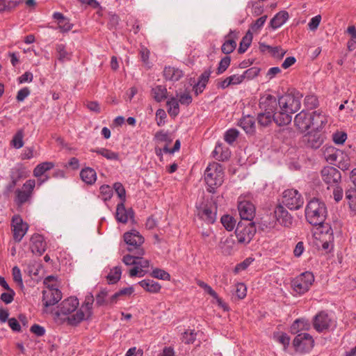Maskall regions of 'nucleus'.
Instances as JSON below:
<instances>
[{
	"instance_id": "obj_39",
	"label": "nucleus",
	"mask_w": 356,
	"mask_h": 356,
	"mask_svg": "<svg viewBox=\"0 0 356 356\" xmlns=\"http://www.w3.org/2000/svg\"><path fill=\"white\" fill-rule=\"evenodd\" d=\"M179 101L176 97H172L167 101L168 113L171 117L175 118L179 113Z\"/></svg>"
},
{
	"instance_id": "obj_41",
	"label": "nucleus",
	"mask_w": 356,
	"mask_h": 356,
	"mask_svg": "<svg viewBox=\"0 0 356 356\" xmlns=\"http://www.w3.org/2000/svg\"><path fill=\"white\" fill-rule=\"evenodd\" d=\"M54 167V163L52 162H43L38 164L33 170V175L35 177H41L47 171L52 169Z\"/></svg>"
},
{
	"instance_id": "obj_23",
	"label": "nucleus",
	"mask_w": 356,
	"mask_h": 356,
	"mask_svg": "<svg viewBox=\"0 0 356 356\" xmlns=\"http://www.w3.org/2000/svg\"><path fill=\"white\" fill-rule=\"evenodd\" d=\"M324 138L319 132L309 133L304 136L305 145L312 149H316L323 143Z\"/></svg>"
},
{
	"instance_id": "obj_51",
	"label": "nucleus",
	"mask_w": 356,
	"mask_h": 356,
	"mask_svg": "<svg viewBox=\"0 0 356 356\" xmlns=\"http://www.w3.org/2000/svg\"><path fill=\"white\" fill-rule=\"evenodd\" d=\"M239 132L236 129H228L224 136V140L226 143L229 145H232L238 138Z\"/></svg>"
},
{
	"instance_id": "obj_27",
	"label": "nucleus",
	"mask_w": 356,
	"mask_h": 356,
	"mask_svg": "<svg viewBox=\"0 0 356 356\" xmlns=\"http://www.w3.org/2000/svg\"><path fill=\"white\" fill-rule=\"evenodd\" d=\"M310 127L318 130L322 129L327 122V117L319 111H315L310 114Z\"/></svg>"
},
{
	"instance_id": "obj_56",
	"label": "nucleus",
	"mask_w": 356,
	"mask_h": 356,
	"mask_svg": "<svg viewBox=\"0 0 356 356\" xmlns=\"http://www.w3.org/2000/svg\"><path fill=\"white\" fill-rule=\"evenodd\" d=\"M113 189L120 199L121 202H124L126 200V191L123 185L120 182H116L113 184Z\"/></svg>"
},
{
	"instance_id": "obj_57",
	"label": "nucleus",
	"mask_w": 356,
	"mask_h": 356,
	"mask_svg": "<svg viewBox=\"0 0 356 356\" xmlns=\"http://www.w3.org/2000/svg\"><path fill=\"white\" fill-rule=\"evenodd\" d=\"M196 335L194 330H186L183 333L181 340L187 344L193 343L195 341Z\"/></svg>"
},
{
	"instance_id": "obj_5",
	"label": "nucleus",
	"mask_w": 356,
	"mask_h": 356,
	"mask_svg": "<svg viewBox=\"0 0 356 356\" xmlns=\"http://www.w3.org/2000/svg\"><path fill=\"white\" fill-rule=\"evenodd\" d=\"M95 301L94 296L92 293H89L85 298L83 304L81 309L76 312L67 317V321L69 325L76 326L85 319L86 314L87 318L92 316V304Z\"/></svg>"
},
{
	"instance_id": "obj_62",
	"label": "nucleus",
	"mask_w": 356,
	"mask_h": 356,
	"mask_svg": "<svg viewBox=\"0 0 356 356\" xmlns=\"http://www.w3.org/2000/svg\"><path fill=\"white\" fill-rule=\"evenodd\" d=\"M254 261V259L252 257H248L242 262L238 264L234 270L235 273H238L239 272L245 270Z\"/></svg>"
},
{
	"instance_id": "obj_28",
	"label": "nucleus",
	"mask_w": 356,
	"mask_h": 356,
	"mask_svg": "<svg viewBox=\"0 0 356 356\" xmlns=\"http://www.w3.org/2000/svg\"><path fill=\"white\" fill-rule=\"evenodd\" d=\"M234 33V31L230 30L229 33L225 37V41L221 46V51L225 54H231L236 47V42L235 40L236 36H232Z\"/></svg>"
},
{
	"instance_id": "obj_13",
	"label": "nucleus",
	"mask_w": 356,
	"mask_h": 356,
	"mask_svg": "<svg viewBox=\"0 0 356 356\" xmlns=\"http://www.w3.org/2000/svg\"><path fill=\"white\" fill-rule=\"evenodd\" d=\"M293 345L297 351L306 353L314 347V340L308 333H300L294 338Z\"/></svg>"
},
{
	"instance_id": "obj_48",
	"label": "nucleus",
	"mask_w": 356,
	"mask_h": 356,
	"mask_svg": "<svg viewBox=\"0 0 356 356\" xmlns=\"http://www.w3.org/2000/svg\"><path fill=\"white\" fill-rule=\"evenodd\" d=\"M273 120V114L261 112L257 115V121L259 125L267 127L271 124Z\"/></svg>"
},
{
	"instance_id": "obj_29",
	"label": "nucleus",
	"mask_w": 356,
	"mask_h": 356,
	"mask_svg": "<svg viewBox=\"0 0 356 356\" xmlns=\"http://www.w3.org/2000/svg\"><path fill=\"white\" fill-rule=\"evenodd\" d=\"M273 118L277 125L280 127L285 126L291 123L292 120V113L280 109V111L274 113Z\"/></svg>"
},
{
	"instance_id": "obj_6",
	"label": "nucleus",
	"mask_w": 356,
	"mask_h": 356,
	"mask_svg": "<svg viewBox=\"0 0 356 356\" xmlns=\"http://www.w3.org/2000/svg\"><path fill=\"white\" fill-rule=\"evenodd\" d=\"M256 233V226L254 222L240 220L236 227L235 234L240 244L247 245L253 238Z\"/></svg>"
},
{
	"instance_id": "obj_52",
	"label": "nucleus",
	"mask_w": 356,
	"mask_h": 356,
	"mask_svg": "<svg viewBox=\"0 0 356 356\" xmlns=\"http://www.w3.org/2000/svg\"><path fill=\"white\" fill-rule=\"evenodd\" d=\"M99 191L104 202L110 200L113 194V188L106 184L101 186Z\"/></svg>"
},
{
	"instance_id": "obj_45",
	"label": "nucleus",
	"mask_w": 356,
	"mask_h": 356,
	"mask_svg": "<svg viewBox=\"0 0 356 356\" xmlns=\"http://www.w3.org/2000/svg\"><path fill=\"white\" fill-rule=\"evenodd\" d=\"M24 136V129L17 130L10 141V145L15 149H20L24 146L23 138Z\"/></svg>"
},
{
	"instance_id": "obj_47",
	"label": "nucleus",
	"mask_w": 356,
	"mask_h": 356,
	"mask_svg": "<svg viewBox=\"0 0 356 356\" xmlns=\"http://www.w3.org/2000/svg\"><path fill=\"white\" fill-rule=\"evenodd\" d=\"M108 291L106 289H102L96 296V305L98 307L108 306Z\"/></svg>"
},
{
	"instance_id": "obj_25",
	"label": "nucleus",
	"mask_w": 356,
	"mask_h": 356,
	"mask_svg": "<svg viewBox=\"0 0 356 356\" xmlns=\"http://www.w3.org/2000/svg\"><path fill=\"white\" fill-rule=\"evenodd\" d=\"M310 114L305 111L298 113L294 118V124L301 132H305L310 128Z\"/></svg>"
},
{
	"instance_id": "obj_22",
	"label": "nucleus",
	"mask_w": 356,
	"mask_h": 356,
	"mask_svg": "<svg viewBox=\"0 0 356 356\" xmlns=\"http://www.w3.org/2000/svg\"><path fill=\"white\" fill-rule=\"evenodd\" d=\"M143 255H138V259L136 261V265L129 270L130 277H143L147 272L146 270L149 266V261L142 257Z\"/></svg>"
},
{
	"instance_id": "obj_31",
	"label": "nucleus",
	"mask_w": 356,
	"mask_h": 356,
	"mask_svg": "<svg viewBox=\"0 0 356 356\" xmlns=\"http://www.w3.org/2000/svg\"><path fill=\"white\" fill-rule=\"evenodd\" d=\"M238 125L246 134H253L255 132V120L252 116L247 115L243 117L240 120Z\"/></svg>"
},
{
	"instance_id": "obj_24",
	"label": "nucleus",
	"mask_w": 356,
	"mask_h": 356,
	"mask_svg": "<svg viewBox=\"0 0 356 356\" xmlns=\"http://www.w3.org/2000/svg\"><path fill=\"white\" fill-rule=\"evenodd\" d=\"M31 250L33 254L42 255L46 250V243L42 235L33 234L31 238Z\"/></svg>"
},
{
	"instance_id": "obj_43",
	"label": "nucleus",
	"mask_w": 356,
	"mask_h": 356,
	"mask_svg": "<svg viewBox=\"0 0 356 356\" xmlns=\"http://www.w3.org/2000/svg\"><path fill=\"white\" fill-rule=\"evenodd\" d=\"M122 269L120 266H115L111 269L109 273L106 276L108 283L109 284H113L117 283L121 277Z\"/></svg>"
},
{
	"instance_id": "obj_4",
	"label": "nucleus",
	"mask_w": 356,
	"mask_h": 356,
	"mask_svg": "<svg viewBox=\"0 0 356 356\" xmlns=\"http://www.w3.org/2000/svg\"><path fill=\"white\" fill-rule=\"evenodd\" d=\"M29 176V172L22 165H17L9 171L8 182L5 185L3 195L8 197L14 192L15 188L19 182Z\"/></svg>"
},
{
	"instance_id": "obj_49",
	"label": "nucleus",
	"mask_w": 356,
	"mask_h": 356,
	"mask_svg": "<svg viewBox=\"0 0 356 356\" xmlns=\"http://www.w3.org/2000/svg\"><path fill=\"white\" fill-rule=\"evenodd\" d=\"M212 73L211 67L205 70L198 77L197 84L200 86V89L205 88L209 81L211 74Z\"/></svg>"
},
{
	"instance_id": "obj_33",
	"label": "nucleus",
	"mask_w": 356,
	"mask_h": 356,
	"mask_svg": "<svg viewBox=\"0 0 356 356\" xmlns=\"http://www.w3.org/2000/svg\"><path fill=\"white\" fill-rule=\"evenodd\" d=\"M81 180L88 185H92L97 180V173L92 168H85L80 172Z\"/></svg>"
},
{
	"instance_id": "obj_2",
	"label": "nucleus",
	"mask_w": 356,
	"mask_h": 356,
	"mask_svg": "<svg viewBox=\"0 0 356 356\" xmlns=\"http://www.w3.org/2000/svg\"><path fill=\"white\" fill-rule=\"evenodd\" d=\"M223 177L222 166L216 162L209 163L204 171V181L207 185V191L214 193L216 189L222 185Z\"/></svg>"
},
{
	"instance_id": "obj_60",
	"label": "nucleus",
	"mask_w": 356,
	"mask_h": 356,
	"mask_svg": "<svg viewBox=\"0 0 356 356\" xmlns=\"http://www.w3.org/2000/svg\"><path fill=\"white\" fill-rule=\"evenodd\" d=\"M347 139V134L343 131H337L332 134V140L337 145H343Z\"/></svg>"
},
{
	"instance_id": "obj_37",
	"label": "nucleus",
	"mask_w": 356,
	"mask_h": 356,
	"mask_svg": "<svg viewBox=\"0 0 356 356\" xmlns=\"http://www.w3.org/2000/svg\"><path fill=\"white\" fill-rule=\"evenodd\" d=\"M167 89L163 86H156L152 89V95L154 100L161 102L167 97Z\"/></svg>"
},
{
	"instance_id": "obj_10",
	"label": "nucleus",
	"mask_w": 356,
	"mask_h": 356,
	"mask_svg": "<svg viewBox=\"0 0 356 356\" xmlns=\"http://www.w3.org/2000/svg\"><path fill=\"white\" fill-rule=\"evenodd\" d=\"M278 105L282 111L293 114L300 108V97L291 93L284 94L279 97Z\"/></svg>"
},
{
	"instance_id": "obj_1",
	"label": "nucleus",
	"mask_w": 356,
	"mask_h": 356,
	"mask_svg": "<svg viewBox=\"0 0 356 356\" xmlns=\"http://www.w3.org/2000/svg\"><path fill=\"white\" fill-rule=\"evenodd\" d=\"M327 210L325 202L318 198L309 201L305 208L307 221L314 226L321 225L326 218Z\"/></svg>"
},
{
	"instance_id": "obj_59",
	"label": "nucleus",
	"mask_w": 356,
	"mask_h": 356,
	"mask_svg": "<svg viewBox=\"0 0 356 356\" xmlns=\"http://www.w3.org/2000/svg\"><path fill=\"white\" fill-rule=\"evenodd\" d=\"M151 275L152 277H154L155 278L163 280H170V274L168 272H166L165 270L160 269V268H155L154 270H153Z\"/></svg>"
},
{
	"instance_id": "obj_30",
	"label": "nucleus",
	"mask_w": 356,
	"mask_h": 356,
	"mask_svg": "<svg viewBox=\"0 0 356 356\" xmlns=\"http://www.w3.org/2000/svg\"><path fill=\"white\" fill-rule=\"evenodd\" d=\"M323 155L327 162L334 164L337 162L339 156L343 155V152L332 146H329L324 147Z\"/></svg>"
},
{
	"instance_id": "obj_18",
	"label": "nucleus",
	"mask_w": 356,
	"mask_h": 356,
	"mask_svg": "<svg viewBox=\"0 0 356 356\" xmlns=\"http://www.w3.org/2000/svg\"><path fill=\"white\" fill-rule=\"evenodd\" d=\"M197 216L208 224H213L216 219V207L211 204H202L197 208Z\"/></svg>"
},
{
	"instance_id": "obj_20",
	"label": "nucleus",
	"mask_w": 356,
	"mask_h": 356,
	"mask_svg": "<svg viewBox=\"0 0 356 356\" xmlns=\"http://www.w3.org/2000/svg\"><path fill=\"white\" fill-rule=\"evenodd\" d=\"M79 305V300L76 298L70 297L60 304L56 315L58 316L60 315H68L74 312Z\"/></svg>"
},
{
	"instance_id": "obj_40",
	"label": "nucleus",
	"mask_w": 356,
	"mask_h": 356,
	"mask_svg": "<svg viewBox=\"0 0 356 356\" xmlns=\"http://www.w3.org/2000/svg\"><path fill=\"white\" fill-rule=\"evenodd\" d=\"M320 242L321 243L322 248L327 252H330L334 247V235L328 234V235L320 236Z\"/></svg>"
},
{
	"instance_id": "obj_21",
	"label": "nucleus",
	"mask_w": 356,
	"mask_h": 356,
	"mask_svg": "<svg viewBox=\"0 0 356 356\" xmlns=\"http://www.w3.org/2000/svg\"><path fill=\"white\" fill-rule=\"evenodd\" d=\"M134 211L132 208L126 209L124 202L118 204L115 212V218L118 222L127 223L129 219H134Z\"/></svg>"
},
{
	"instance_id": "obj_44",
	"label": "nucleus",
	"mask_w": 356,
	"mask_h": 356,
	"mask_svg": "<svg viewBox=\"0 0 356 356\" xmlns=\"http://www.w3.org/2000/svg\"><path fill=\"white\" fill-rule=\"evenodd\" d=\"M133 252V254H126L123 257L122 261L125 265H134L136 266L138 255H143L145 254L144 250H139Z\"/></svg>"
},
{
	"instance_id": "obj_8",
	"label": "nucleus",
	"mask_w": 356,
	"mask_h": 356,
	"mask_svg": "<svg viewBox=\"0 0 356 356\" xmlns=\"http://www.w3.org/2000/svg\"><path fill=\"white\" fill-rule=\"evenodd\" d=\"M314 282V276L313 273L306 271L291 281V287L294 291L301 295L309 291Z\"/></svg>"
},
{
	"instance_id": "obj_55",
	"label": "nucleus",
	"mask_w": 356,
	"mask_h": 356,
	"mask_svg": "<svg viewBox=\"0 0 356 356\" xmlns=\"http://www.w3.org/2000/svg\"><path fill=\"white\" fill-rule=\"evenodd\" d=\"M230 63H231V58L230 56H226L225 57H223L219 64H218V67L217 68V74H222L224 72L226 71V70L229 67V66L230 65Z\"/></svg>"
},
{
	"instance_id": "obj_63",
	"label": "nucleus",
	"mask_w": 356,
	"mask_h": 356,
	"mask_svg": "<svg viewBox=\"0 0 356 356\" xmlns=\"http://www.w3.org/2000/svg\"><path fill=\"white\" fill-rule=\"evenodd\" d=\"M267 17V15H264L258 18L256 21H254L250 26V28L252 30V31H259L264 25Z\"/></svg>"
},
{
	"instance_id": "obj_14",
	"label": "nucleus",
	"mask_w": 356,
	"mask_h": 356,
	"mask_svg": "<svg viewBox=\"0 0 356 356\" xmlns=\"http://www.w3.org/2000/svg\"><path fill=\"white\" fill-rule=\"evenodd\" d=\"M11 226L13 233V239L17 243L20 242L28 231V224L24 222L19 215H15L12 218Z\"/></svg>"
},
{
	"instance_id": "obj_38",
	"label": "nucleus",
	"mask_w": 356,
	"mask_h": 356,
	"mask_svg": "<svg viewBox=\"0 0 356 356\" xmlns=\"http://www.w3.org/2000/svg\"><path fill=\"white\" fill-rule=\"evenodd\" d=\"M91 152H95L98 154L102 155L104 158L110 161H118L119 160V154L118 152H113L106 148H97L91 149Z\"/></svg>"
},
{
	"instance_id": "obj_54",
	"label": "nucleus",
	"mask_w": 356,
	"mask_h": 356,
	"mask_svg": "<svg viewBox=\"0 0 356 356\" xmlns=\"http://www.w3.org/2000/svg\"><path fill=\"white\" fill-rule=\"evenodd\" d=\"M13 279L15 282L21 288H24V283L22 280V273L19 268L17 266H14L12 269Z\"/></svg>"
},
{
	"instance_id": "obj_53",
	"label": "nucleus",
	"mask_w": 356,
	"mask_h": 356,
	"mask_svg": "<svg viewBox=\"0 0 356 356\" xmlns=\"http://www.w3.org/2000/svg\"><path fill=\"white\" fill-rule=\"evenodd\" d=\"M274 339L284 346V349L286 350L290 343V337L286 333L274 334Z\"/></svg>"
},
{
	"instance_id": "obj_64",
	"label": "nucleus",
	"mask_w": 356,
	"mask_h": 356,
	"mask_svg": "<svg viewBox=\"0 0 356 356\" xmlns=\"http://www.w3.org/2000/svg\"><path fill=\"white\" fill-rule=\"evenodd\" d=\"M177 96L179 97V102L182 105L188 106L193 101L192 96L189 92H185L180 95H177Z\"/></svg>"
},
{
	"instance_id": "obj_58",
	"label": "nucleus",
	"mask_w": 356,
	"mask_h": 356,
	"mask_svg": "<svg viewBox=\"0 0 356 356\" xmlns=\"http://www.w3.org/2000/svg\"><path fill=\"white\" fill-rule=\"evenodd\" d=\"M261 71V69L258 67H252L245 70L243 75L244 79L251 80L257 76Z\"/></svg>"
},
{
	"instance_id": "obj_26",
	"label": "nucleus",
	"mask_w": 356,
	"mask_h": 356,
	"mask_svg": "<svg viewBox=\"0 0 356 356\" xmlns=\"http://www.w3.org/2000/svg\"><path fill=\"white\" fill-rule=\"evenodd\" d=\"M236 242L232 235L221 238L219 248L224 255H232L235 252Z\"/></svg>"
},
{
	"instance_id": "obj_61",
	"label": "nucleus",
	"mask_w": 356,
	"mask_h": 356,
	"mask_svg": "<svg viewBox=\"0 0 356 356\" xmlns=\"http://www.w3.org/2000/svg\"><path fill=\"white\" fill-rule=\"evenodd\" d=\"M15 292L13 289L8 290L7 292L2 293L0 296V300L5 304L11 303L15 298Z\"/></svg>"
},
{
	"instance_id": "obj_35",
	"label": "nucleus",
	"mask_w": 356,
	"mask_h": 356,
	"mask_svg": "<svg viewBox=\"0 0 356 356\" xmlns=\"http://www.w3.org/2000/svg\"><path fill=\"white\" fill-rule=\"evenodd\" d=\"M138 284L146 291L152 293H159L161 288L157 282L149 279L143 280L138 282Z\"/></svg>"
},
{
	"instance_id": "obj_11",
	"label": "nucleus",
	"mask_w": 356,
	"mask_h": 356,
	"mask_svg": "<svg viewBox=\"0 0 356 356\" xmlns=\"http://www.w3.org/2000/svg\"><path fill=\"white\" fill-rule=\"evenodd\" d=\"M334 321L327 313L321 311L316 314L312 320V325L319 333L328 332L334 325Z\"/></svg>"
},
{
	"instance_id": "obj_32",
	"label": "nucleus",
	"mask_w": 356,
	"mask_h": 356,
	"mask_svg": "<svg viewBox=\"0 0 356 356\" xmlns=\"http://www.w3.org/2000/svg\"><path fill=\"white\" fill-rule=\"evenodd\" d=\"M183 72L178 68L168 66L165 67L163 70V76L165 80L177 81L183 77Z\"/></svg>"
},
{
	"instance_id": "obj_42",
	"label": "nucleus",
	"mask_w": 356,
	"mask_h": 356,
	"mask_svg": "<svg viewBox=\"0 0 356 356\" xmlns=\"http://www.w3.org/2000/svg\"><path fill=\"white\" fill-rule=\"evenodd\" d=\"M252 38V33L250 32V30L248 31L246 34L242 38V40L240 42L239 47L238 49V54H243L247 51V49L251 44Z\"/></svg>"
},
{
	"instance_id": "obj_34",
	"label": "nucleus",
	"mask_w": 356,
	"mask_h": 356,
	"mask_svg": "<svg viewBox=\"0 0 356 356\" xmlns=\"http://www.w3.org/2000/svg\"><path fill=\"white\" fill-rule=\"evenodd\" d=\"M289 13L285 10L277 13L270 22V26L273 29H277L282 26L289 19Z\"/></svg>"
},
{
	"instance_id": "obj_9",
	"label": "nucleus",
	"mask_w": 356,
	"mask_h": 356,
	"mask_svg": "<svg viewBox=\"0 0 356 356\" xmlns=\"http://www.w3.org/2000/svg\"><path fill=\"white\" fill-rule=\"evenodd\" d=\"M282 204L290 210H298L304 204L301 194L296 189H287L283 192Z\"/></svg>"
},
{
	"instance_id": "obj_7",
	"label": "nucleus",
	"mask_w": 356,
	"mask_h": 356,
	"mask_svg": "<svg viewBox=\"0 0 356 356\" xmlns=\"http://www.w3.org/2000/svg\"><path fill=\"white\" fill-rule=\"evenodd\" d=\"M35 186V179H29L22 185L21 188H17L14 191V202L17 207H21L24 204L31 202Z\"/></svg>"
},
{
	"instance_id": "obj_50",
	"label": "nucleus",
	"mask_w": 356,
	"mask_h": 356,
	"mask_svg": "<svg viewBox=\"0 0 356 356\" xmlns=\"http://www.w3.org/2000/svg\"><path fill=\"white\" fill-rule=\"evenodd\" d=\"M56 49L59 60L63 62L70 59V54L66 51L65 46L63 44H57Z\"/></svg>"
},
{
	"instance_id": "obj_36",
	"label": "nucleus",
	"mask_w": 356,
	"mask_h": 356,
	"mask_svg": "<svg viewBox=\"0 0 356 356\" xmlns=\"http://www.w3.org/2000/svg\"><path fill=\"white\" fill-rule=\"evenodd\" d=\"M259 48L261 52H268L271 56L277 58H282L285 54V51H283L280 47H271L262 42H259Z\"/></svg>"
},
{
	"instance_id": "obj_15",
	"label": "nucleus",
	"mask_w": 356,
	"mask_h": 356,
	"mask_svg": "<svg viewBox=\"0 0 356 356\" xmlns=\"http://www.w3.org/2000/svg\"><path fill=\"white\" fill-rule=\"evenodd\" d=\"M238 210L241 220L252 222L255 216V207L250 201L240 200L238 202Z\"/></svg>"
},
{
	"instance_id": "obj_17",
	"label": "nucleus",
	"mask_w": 356,
	"mask_h": 356,
	"mask_svg": "<svg viewBox=\"0 0 356 356\" xmlns=\"http://www.w3.org/2000/svg\"><path fill=\"white\" fill-rule=\"evenodd\" d=\"M321 175L323 181L328 186L337 184L341 179L339 170L332 166H325L321 171Z\"/></svg>"
},
{
	"instance_id": "obj_16",
	"label": "nucleus",
	"mask_w": 356,
	"mask_h": 356,
	"mask_svg": "<svg viewBox=\"0 0 356 356\" xmlns=\"http://www.w3.org/2000/svg\"><path fill=\"white\" fill-rule=\"evenodd\" d=\"M62 298V293L54 285L48 286L47 290L42 291V302L45 307L53 306Z\"/></svg>"
},
{
	"instance_id": "obj_12",
	"label": "nucleus",
	"mask_w": 356,
	"mask_h": 356,
	"mask_svg": "<svg viewBox=\"0 0 356 356\" xmlns=\"http://www.w3.org/2000/svg\"><path fill=\"white\" fill-rule=\"evenodd\" d=\"M124 241L128 245L129 252H134L139 250H143L142 245L144 243V238L140 233L135 230L125 232L123 235Z\"/></svg>"
},
{
	"instance_id": "obj_19",
	"label": "nucleus",
	"mask_w": 356,
	"mask_h": 356,
	"mask_svg": "<svg viewBox=\"0 0 356 356\" xmlns=\"http://www.w3.org/2000/svg\"><path fill=\"white\" fill-rule=\"evenodd\" d=\"M278 101L275 97L268 94L261 96L259 99V108L264 113L274 114L277 109Z\"/></svg>"
},
{
	"instance_id": "obj_3",
	"label": "nucleus",
	"mask_w": 356,
	"mask_h": 356,
	"mask_svg": "<svg viewBox=\"0 0 356 356\" xmlns=\"http://www.w3.org/2000/svg\"><path fill=\"white\" fill-rule=\"evenodd\" d=\"M273 218L275 220H272L262 218L261 222L262 229L274 228L277 222L280 225L288 228L291 227L293 224V217L282 204H279L275 208Z\"/></svg>"
},
{
	"instance_id": "obj_46",
	"label": "nucleus",
	"mask_w": 356,
	"mask_h": 356,
	"mask_svg": "<svg viewBox=\"0 0 356 356\" xmlns=\"http://www.w3.org/2000/svg\"><path fill=\"white\" fill-rule=\"evenodd\" d=\"M220 221L227 231H232L236 226V220L230 215H223L220 218Z\"/></svg>"
}]
</instances>
